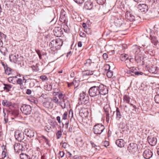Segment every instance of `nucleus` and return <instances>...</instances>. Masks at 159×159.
Instances as JSON below:
<instances>
[{
	"label": "nucleus",
	"mask_w": 159,
	"mask_h": 159,
	"mask_svg": "<svg viewBox=\"0 0 159 159\" xmlns=\"http://www.w3.org/2000/svg\"><path fill=\"white\" fill-rule=\"evenodd\" d=\"M50 44L51 49L50 48V57L52 59V62L58 59L59 57L57 53V49L60 48L62 45L63 41L59 39H50Z\"/></svg>",
	"instance_id": "1"
},
{
	"label": "nucleus",
	"mask_w": 159,
	"mask_h": 159,
	"mask_svg": "<svg viewBox=\"0 0 159 159\" xmlns=\"http://www.w3.org/2000/svg\"><path fill=\"white\" fill-rule=\"evenodd\" d=\"M108 93V90H106V91H104L103 90L100 91L99 89L91 87L89 89V95L92 97L99 95V94L102 95H105L107 94Z\"/></svg>",
	"instance_id": "2"
},
{
	"label": "nucleus",
	"mask_w": 159,
	"mask_h": 159,
	"mask_svg": "<svg viewBox=\"0 0 159 159\" xmlns=\"http://www.w3.org/2000/svg\"><path fill=\"white\" fill-rule=\"evenodd\" d=\"M89 97L88 94L85 92L83 91L80 94L79 103L82 104H86L89 102Z\"/></svg>",
	"instance_id": "3"
},
{
	"label": "nucleus",
	"mask_w": 159,
	"mask_h": 159,
	"mask_svg": "<svg viewBox=\"0 0 159 159\" xmlns=\"http://www.w3.org/2000/svg\"><path fill=\"white\" fill-rule=\"evenodd\" d=\"M105 128L104 126L100 124H98L93 126V131L96 134H100Z\"/></svg>",
	"instance_id": "4"
},
{
	"label": "nucleus",
	"mask_w": 159,
	"mask_h": 159,
	"mask_svg": "<svg viewBox=\"0 0 159 159\" xmlns=\"http://www.w3.org/2000/svg\"><path fill=\"white\" fill-rule=\"evenodd\" d=\"M137 150V144L135 143H130L127 148L128 151L131 154H134Z\"/></svg>",
	"instance_id": "5"
},
{
	"label": "nucleus",
	"mask_w": 159,
	"mask_h": 159,
	"mask_svg": "<svg viewBox=\"0 0 159 159\" xmlns=\"http://www.w3.org/2000/svg\"><path fill=\"white\" fill-rule=\"evenodd\" d=\"M22 113L25 115L30 114L31 112V107L29 105H23L20 108Z\"/></svg>",
	"instance_id": "6"
},
{
	"label": "nucleus",
	"mask_w": 159,
	"mask_h": 159,
	"mask_svg": "<svg viewBox=\"0 0 159 159\" xmlns=\"http://www.w3.org/2000/svg\"><path fill=\"white\" fill-rule=\"evenodd\" d=\"M103 109L105 111L106 116V121L108 123L110 120V112H111V111L109 104H106L103 107Z\"/></svg>",
	"instance_id": "7"
},
{
	"label": "nucleus",
	"mask_w": 159,
	"mask_h": 159,
	"mask_svg": "<svg viewBox=\"0 0 159 159\" xmlns=\"http://www.w3.org/2000/svg\"><path fill=\"white\" fill-rule=\"evenodd\" d=\"M59 20L62 23L64 24V25H65L66 26H67L66 24L68 21L66 16V12L63 9H62L61 11Z\"/></svg>",
	"instance_id": "8"
},
{
	"label": "nucleus",
	"mask_w": 159,
	"mask_h": 159,
	"mask_svg": "<svg viewBox=\"0 0 159 159\" xmlns=\"http://www.w3.org/2000/svg\"><path fill=\"white\" fill-rule=\"evenodd\" d=\"M95 84L94 86L92 87L93 88H96V89H99L100 91H106V90H108L107 87L101 83L95 82H94Z\"/></svg>",
	"instance_id": "9"
},
{
	"label": "nucleus",
	"mask_w": 159,
	"mask_h": 159,
	"mask_svg": "<svg viewBox=\"0 0 159 159\" xmlns=\"http://www.w3.org/2000/svg\"><path fill=\"white\" fill-rule=\"evenodd\" d=\"M15 136L16 139L20 142L23 140L24 138V133L20 130H17L15 132Z\"/></svg>",
	"instance_id": "10"
},
{
	"label": "nucleus",
	"mask_w": 159,
	"mask_h": 159,
	"mask_svg": "<svg viewBox=\"0 0 159 159\" xmlns=\"http://www.w3.org/2000/svg\"><path fill=\"white\" fill-rule=\"evenodd\" d=\"M53 34L57 37H60L63 34L62 29L60 27H55L53 30Z\"/></svg>",
	"instance_id": "11"
},
{
	"label": "nucleus",
	"mask_w": 159,
	"mask_h": 159,
	"mask_svg": "<svg viewBox=\"0 0 159 159\" xmlns=\"http://www.w3.org/2000/svg\"><path fill=\"white\" fill-rule=\"evenodd\" d=\"M84 64V66L87 68L91 69L94 67L95 63L93 62L91 59H88L85 61Z\"/></svg>",
	"instance_id": "12"
},
{
	"label": "nucleus",
	"mask_w": 159,
	"mask_h": 159,
	"mask_svg": "<svg viewBox=\"0 0 159 159\" xmlns=\"http://www.w3.org/2000/svg\"><path fill=\"white\" fill-rule=\"evenodd\" d=\"M152 155L153 153L149 149L145 150L143 154L144 157L146 159H150L152 157Z\"/></svg>",
	"instance_id": "13"
},
{
	"label": "nucleus",
	"mask_w": 159,
	"mask_h": 159,
	"mask_svg": "<svg viewBox=\"0 0 159 159\" xmlns=\"http://www.w3.org/2000/svg\"><path fill=\"white\" fill-rule=\"evenodd\" d=\"M119 127L122 129L121 131L123 133H126L129 130L128 126L127 125L126 123L123 122L120 123Z\"/></svg>",
	"instance_id": "14"
},
{
	"label": "nucleus",
	"mask_w": 159,
	"mask_h": 159,
	"mask_svg": "<svg viewBox=\"0 0 159 159\" xmlns=\"http://www.w3.org/2000/svg\"><path fill=\"white\" fill-rule=\"evenodd\" d=\"M9 58L11 61L16 63L18 62V61H20L19 59L20 58V57L18 55H16L12 54L10 56Z\"/></svg>",
	"instance_id": "15"
},
{
	"label": "nucleus",
	"mask_w": 159,
	"mask_h": 159,
	"mask_svg": "<svg viewBox=\"0 0 159 159\" xmlns=\"http://www.w3.org/2000/svg\"><path fill=\"white\" fill-rule=\"evenodd\" d=\"M139 10L141 12L145 13L148 10V7L146 4H140L138 6Z\"/></svg>",
	"instance_id": "16"
},
{
	"label": "nucleus",
	"mask_w": 159,
	"mask_h": 159,
	"mask_svg": "<svg viewBox=\"0 0 159 159\" xmlns=\"http://www.w3.org/2000/svg\"><path fill=\"white\" fill-rule=\"evenodd\" d=\"M148 141L149 144L152 146H155L157 142V139L154 137L148 136Z\"/></svg>",
	"instance_id": "17"
},
{
	"label": "nucleus",
	"mask_w": 159,
	"mask_h": 159,
	"mask_svg": "<svg viewBox=\"0 0 159 159\" xmlns=\"http://www.w3.org/2000/svg\"><path fill=\"white\" fill-rule=\"evenodd\" d=\"M146 67H148L149 68L148 70L150 73L154 74H156L158 73L159 70H158L157 67L156 66L154 65H152L150 66H148L147 65Z\"/></svg>",
	"instance_id": "18"
},
{
	"label": "nucleus",
	"mask_w": 159,
	"mask_h": 159,
	"mask_svg": "<svg viewBox=\"0 0 159 159\" xmlns=\"http://www.w3.org/2000/svg\"><path fill=\"white\" fill-rule=\"evenodd\" d=\"M114 23L117 27H120L124 23L123 20L120 18H116Z\"/></svg>",
	"instance_id": "19"
},
{
	"label": "nucleus",
	"mask_w": 159,
	"mask_h": 159,
	"mask_svg": "<svg viewBox=\"0 0 159 159\" xmlns=\"http://www.w3.org/2000/svg\"><path fill=\"white\" fill-rule=\"evenodd\" d=\"M125 17L127 20H129L131 21H134L135 20L134 16L129 12H126Z\"/></svg>",
	"instance_id": "20"
},
{
	"label": "nucleus",
	"mask_w": 159,
	"mask_h": 159,
	"mask_svg": "<svg viewBox=\"0 0 159 159\" xmlns=\"http://www.w3.org/2000/svg\"><path fill=\"white\" fill-rule=\"evenodd\" d=\"M23 147L20 143H16L14 146V150L17 153H19L22 150Z\"/></svg>",
	"instance_id": "21"
},
{
	"label": "nucleus",
	"mask_w": 159,
	"mask_h": 159,
	"mask_svg": "<svg viewBox=\"0 0 159 159\" xmlns=\"http://www.w3.org/2000/svg\"><path fill=\"white\" fill-rule=\"evenodd\" d=\"M57 13V11L56 7H55L53 9L52 12L51 13L50 17L52 19V20L50 21V23L52 22H55L57 21V19L56 18V14Z\"/></svg>",
	"instance_id": "22"
},
{
	"label": "nucleus",
	"mask_w": 159,
	"mask_h": 159,
	"mask_svg": "<svg viewBox=\"0 0 159 159\" xmlns=\"http://www.w3.org/2000/svg\"><path fill=\"white\" fill-rule=\"evenodd\" d=\"M93 7V3L90 1L86 2L84 4V7L86 9L90 10Z\"/></svg>",
	"instance_id": "23"
},
{
	"label": "nucleus",
	"mask_w": 159,
	"mask_h": 159,
	"mask_svg": "<svg viewBox=\"0 0 159 159\" xmlns=\"http://www.w3.org/2000/svg\"><path fill=\"white\" fill-rule=\"evenodd\" d=\"M25 132H26V135L27 136L30 138L33 137L35 134L34 130L30 129L25 130Z\"/></svg>",
	"instance_id": "24"
},
{
	"label": "nucleus",
	"mask_w": 159,
	"mask_h": 159,
	"mask_svg": "<svg viewBox=\"0 0 159 159\" xmlns=\"http://www.w3.org/2000/svg\"><path fill=\"white\" fill-rule=\"evenodd\" d=\"M93 71L89 70H85L82 71V75L83 77H85L87 76H89L93 75Z\"/></svg>",
	"instance_id": "25"
},
{
	"label": "nucleus",
	"mask_w": 159,
	"mask_h": 159,
	"mask_svg": "<svg viewBox=\"0 0 159 159\" xmlns=\"http://www.w3.org/2000/svg\"><path fill=\"white\" fill-rule=\"evenodd\" d=\"M18 84H19L20 86V89H25L26 88V87L25 86H24L23 85V80H22L21 78H18L16 80V83Z\"/></svg>",
	"instance_id": "26"
},
{
	"label": "nucleus",
	"mask_w": 159,
	"mask_h": 159,
	"mask_svg": "<svg viewBox=\"0 0 159 159\" xmlns=\"http://www.w3.org/2000/svg\"><path fill=\"white\" fill-rule=\"evenodd\" d=\"M3 85L4 86L3 87V89L7 92H9L12 87V85L10 84L3 83Z\"/></svg>",
	"instance_id": "27"
},
{
	"label": "nucleus",
	"mask_w": 159,
	"mask_h": 159,
	"mask_svg": "<svg viewBox=\"0 0 159 159\" xmlns=\"http://www.w3.org/2000/svg\"><path fill=\"white\" fill-rule=\"evenodd\" d=\"M150 39L151 43L154 45L156 46L158 43V41L156 37L151 35L150 36Z\"/></svg>",
	"instance_id": "28"
},
{
	"label": "nucleus",
	"mask_w": 159,
	"mask_h": 159,
	"mask_svg": "<svg viewBox=\"0 0 159 159\" xmlns=\"http://www.w3.org/2000/svg\"><path fill=\"white\" fill-rule=\"evenodd\" d=\"M140 51V49L137 46L135 45L132 47V51L135 55H138Z\"/></svg>",
	"instance_id": "29"
},
{
	"label": "nucleus",
	"mask_w": 159,
	"mask_h": 159,
	"mask_svg": "<svg viewBox=\"0 0 159 159\" xmlns=\"http://www.w3.org/2000/svg\"><path fill=\"white\" fill-rule=\"evenodd\" d=\"M2 105L4 106L9 107L12 105V103L7 100H4L2 101Z\"/></svg>",
	"instance_id": "30"
},
{
	"label": "nucleus",
	"mask_w": 159,
	"mask_h": 159,
	"mask_svg": "<svg viewBox=\"0 0 159 159\" xmlns=\"http://www.w3.org/2000/svg\"><path fill=\"white\" fill-rule=\"evenodd\" d=\"M122 113L120 112L119 108H117L116 109V118L117 120H119L122 117Z\"/></svg>",
	"instance_id": "31"
},
{
	"label": "nucleus",
	"mask_w": 159,
	"mask_h": 159,
	"mask_svg": "<svg viewBox=\"0 0 159 159\" xmlns=\"http://www.w3.org/2000/svg\"><path fill=\"white\" fill-rule=\"evenodd\" d=\"M116 144L119 147L122 148L124 146V140L122 139H118L116 141Z\"/></svg>",
	"instance_id": "32"
},
{
	"label": "nucleus",
	"mask_w": 159,
	"mask_h": 159,
	"mask_svg": "<svg viewBox=\"0 0 159 159\" xmlns=\"http://www.w3.org/2000/svg\"><path fill=\"white\" fill-rule=\"evenodd\" d=\"M130 70L132 71V74L134 73L135 75H142L143 74V72H142L140 71H135V70H136V69L134 67H133L130 68H129Z\"/></svg>",
	"instance_id": "33"
},
{
	"label": "nucleus",
	"mask_w": 159,
	"mask_h": 159,
	"mask_svg": "<svg viewBox=\"0 0 159 159\" xmlns=\"http://www.w3.org/2000/svg\"><path fill=\"white\" fill-rule=\"evenodd\" d=\"M16 78L17 77L16 76L10 77L8 78V80L9 82L15 84H16Z\"/></svg>",
	"instance_id": "34"
},
{
	"label": "nucleus",
	"mask_w": 159,
	"mask_h": 159,
	"mask_svg": "<svg viewBox=\"0 0 159 159\" xmlns=\"http://www.w3.org/2000/svg\"><path fill=\"white\" fill-rule=\"evenodd\" d=\"M130 98L127 95H125L123 97L124 102L127 103L129 104Z\"/></svg>",
	"instance_id": "35"
},
{
	"label": "nucleus",
	"mask_w": 159,
	"mask_h": 159,
	"mask_svg": "<svg viewBox=\"0 0 159 159\" xmlns=\"http://www.w3.org/2000/svg\"><path fill=\"white\" fill-rule=\"evenodd\" d=\"M120 59L122 61H125L128 60V55L126 54H122L120 57Z\"/></svg>",
	"instance_id": "36"
},
{
	"label": "nucleus",
	"mask_w": 159,
	"mask_h": 159,
	"mask_svg": "<svg viewBox=\"0 0 159 159\" xmlns=\"http://www.w3.org/2000/svg\"><path fill=\"white\" fill-rule=\"evenodd\" d=\"M21 159H30V157L25 154L21 153L20 155Z\"/></svg>",
	"instance_id": "37"
},
{
	"label": "nucleus",
	"mask_w": 159,
	"mask_h": 159,
	"mask_svg": "<svg viewBox=\"0 0 159 159\" xmlns=\"http://www.w3.org/2000/svg\"><path fill=\"white\" fill-rule=\"evenodd\" d=\"M5 72L6 74L9 75L12 73V70L9 67H7L4 69Z\"/></svg>",
	"instance_id": "38"
},
{
	"label": "nucleus",
	"mask_w": 159,
	"mask_h": 159,
	"mask_svg": "<svg viewBox=\"0 0 159 159\" xmlns=\"http://www.w3.org/2000/svg\"><path fill=\"white\" fill-rule=\"evenodd\" d=\"M123 70L125 73V75L127 74L131 75H134L132 74V71L130 70L129 68V69H123Z\"/></svg>",
	"instance_id": "39"
},
{
	"label": "nucleus",
	"mask_w": 159,
	"mask_h": 159,
	"mask_svg": "<svg viewBox=\"0 0 159 159\" xmlns=\"http://www.w3.org/2000/svg\"><path fill=\"white\" fill-rule=\"evenodd\" d=\"M41 97H42L44 99H45L44 101H49V94L47 95L46 94H42L41 95Z\"/></svg>",
	"instance_id": "40"
},
{
	"label": "nucleus",
	"mask_w": 159,
	"mask_h": 159,
	"mask_svg": "<svg viewBox=\"0 0 159 159\" xmlns=\"http://www.w3.org/2000/svg\"><path fill=\"white\" fill-rule=\"evenodd\" d=\"M31 68L34 71H38L39 70V69L38 67V65L37 64L35 66H32L31 67Z\"/></svg>",
	"instance_id": "41"
},
{
	"label": "nucleus",
	"mask_w": 159,
	"mask_h": 159,
	"mask_svg": "<svg viewBox=\"0 0 159 159\" xmlns=\"http://www.w3.org/2000/svg\"><path fill=\"white\" fill-rule=\"evenodd\" d=\"M43 105L47 109H49L50 107V102H49V101H45L43 103Z\"/></svg>",
	"instance_id": "42"
},
{
	"label": "nucleus",
	"mask_w": 159,
	"mask_h": 159,
	"mask_svg": "<svg viewBox=\"0 0 159 159\" xmlns=\"http://www.w3.org/2000/svg\"><path fill=\"white\" fill-rule=\"evenodd\" d=\"M8 154L7 150L6 149V148H4V150H3L2 153V158H4L6 157H7V155Z\"/></svg>",
	"instance_id": "43"
},
{
	"label": "nucleus",
	"mask_w": 159,
	"mask_h": 159,
	"mask_svg": "<svg viewBox=\"0 0 159 159\" xmlns=\"http://www.w3.org/2000/svg\"><path fill=\"white\" fill-rule=\"evenodd\" d=\"M141 57L138 55H135L134 59L135 63H138L141 61Z\"/></svg>",
	"instance_id": "44"
},
{
	"label": "nucleus",
	"mask_w": 159,
	"mask_h": 159,
	"mask_svg": "<svg viewBox=\"0 0 159 159\" xmlns=\"http://www.w3.org/2000/svg\"><path fill=\"white\" fill-rule=\"evenodd\" d=\"M107 75L108 78H111L113 76V72L110 70H108L107 72Z\"/></svg>",
	"instance_id": "45"
},
{
	"label": "nucleus",
	"mask_w": 159,
	"mask_h": 159,
	"mask_svg": "<svg viewBox=\"0 0 159 159\" xmlns=\"http://www.w3.org/2000/svg\"><path fill=\"white\" fill-rule=\"evenodd\" d=\"M62 135V132L60 130L58 131L56 133V136L57 139L60 138Z\"/></svg>",
	"instance_id": "46"
},
{
	"label": "nucleus",
	"mask_w": 159,
	"mask_h": 159,
	"mask_svg": "<svg viewBox=\"0 0 159 159\" xmlns=\"http://www.w3.org/2000/svg\"><path fill=\"white\" fill-rule=\"evenodd\" d=\"M61 106L62 109H64L66 108V105L64 99H63V100L61 102Z\"/></svg>",
	"instance_id": "47"
},
{
	"label": "nucleus",
	"mask_w": 159,
	"mask_h": 159,
	"mask_svg": "<svg viewBox=\"0 0 159 159\" xmlns=\"http://www.w3.org/2000/svg\"><path fill=\"white\" fill-rule=\"evenodd\" d=\"M68 113L67 111H65L62 116V120H66L67 118Z\"/></svg>",
	"instance_id": "48"
},
{
	"label": "nucleus",
	"mask_w": 159,
	"mask_h": 159,
	"mask_svg": "<svg viewBox=\"0 0 159 159\" xmlns=\"http://www.w3.org/2000/svg\"><path fill=\"white\" fill-rule=\"evenodd\" d=\"M99 4L102 5L105 3L106 0H96Z\"/></svg>",
	"instance_id": "49"
},
{
	"label": "nucleus",
	"mask_w": 159,
	"mask_h": 159,
	"mask_svg": "<svg viewBox=\"0 0 159 159\" xmlns=\"http://www.w3.org/2000/svg\"><path fill=\"white\" fill-rule=\"evenodd\" d=\"M154 100L156 103L159 104V95H156L154 97Z\"/></svg>",
	"instance_id": "50"
},
{
	"label": "nucleus",
	"mask_w": 159,
	"mask_h": 159,
	"mask_svg": "<svg viewBox=\"0 0 159 159\" xmlns=\"http://www.w3.org/2000/svg\"><path fill=\"white\" fill-rule=\"evenodd\" d=\"M52 100L55 103H58V100L57 98V97H54L52 98Z\"/></svg>",
	"instance_id": "51"
},
{
	"label": "nucleus",
	"mask_w": 159,
	"mask_h": 159,
	"mask_svg": "<svg viewBox=\"0 0 159 159\" xmlns=\"http://www.w3.org/2000/svg\"><path fill=\"white\" fill-rule=\"evenodd\" d=\"M42 138L43 139V140L49 146V141L48 139H47L46 137L44 136H43Z\"/></svg>",
	"instance_id": "52"
},
{
	"label": "nucleus",
	"mask_w": 159,
	"mask_h": 159,
	"mask_svg": "<svg viewBox=\"0 0 159 159\" xmlns=\"http://www.w3.org/2000/svg\"><path fill=\"white\" fill-rule=\"evenodd\" d=\"M109 145V143L108 141H105L103 143V145L105 147L107 148Z\"/></svg>",
	"instance_id": "53"
},
{
	"label": "nucleus",
	"mask_w": 159,
	"mask_h": 159,
	"mask_svg": "<svg viewBox=\"0 0 159 159\" xmlns=\"http://www.w3.org/2000/svg\"><path fill=\"white\" fill-rule=\"evenodd\" d=\"M74 1L78 4H82L84 2V0H74Z\"/></svg>",
	"instance_id": "54"
},
{
	"label": "nucleus",
	"mask_w": 159,
	"mask_h": 159,
	"mask_svg": "<svg viewBox=\"0 0 159 159\" xmlns=\"http://www.w3.org/2000/svg\"><path fill=\"white\" fill-rule=\"evenodd\" d=\"M91 30L90 28H86L84 30V31L88 34H90L91 33Z\"/></svg>",
	"instance_id": "55"
},
{
	"label": "nucleus",
	"mask_w": 159,
	"mask_h": 159,
	"mask_svg": "<svg viewBox=\"0 0 159 159\" xmlns=\"http://www.w3.org/2000/svg\"><path fill=\"white\" fill-rule=\"evenodd\" d=\"M35 51H36V52H37V53L39 57V58L40 59H41V54L40 51L39 50H38V49L35 50Z\"/></svg>",
	"instance_id": "56"
},
{
	"label": "nucleus",
	"mask_w": 159,
	"mask_h": 159,
	"mask_svg": "<svg viewBox=\"0 0 159 159\" xmlns=\"http://www.w3.org/2000/svg\"><path fill=\"white\" fill-rule=\"evenodd\" d=\"M62 144V147L63 148H67V144L65 142H63V141L61 143V144Z\"/></svg>",
	"instance_id": "57"
},
{
	"label": "nucleus",
	"mask_w": 159,
	"mask_h": 159,
	"mask_svg": "<svg viewBox=\"0 0 159 159\" xmlns=\"http://www.w3.org/2000/svg\"><path fill=\"white\" fill-rule=\"evenodd\" d=\"M1 63L4 69L8 67L7 63L4 62H1Z\"/></svg>",
	"instance_id": "58"
},
{
	"label": "nucleus",
	"mask_w": 159,
	"mask_h": 159,
	"mask_svg": "<svg viewBox=\"0 0 159 159\" xmlns=\"http://www.w3.org/2000/svg\"><path fill=\"white\" fill-rule=\"evenodd\" d=\"M101 98V96H98L97 98V99H96V101L97 103H101L100 99Z\"/></svg>",
	"instance_id": "59"
},
{
	"label": "nucleus",
	"mask_w": 159,
	"mask_h": 159,
	"mask_svg": "<svg viewBox=\"0 0 159 159\" xmlns=\"http://www.w3.org/2000/svg\"><path fill=\"white\" fill-rule=\"evenodd\" d=\"M106 70H109L110 69V66L109 65L106 64L105 66Z\"/></svg>",
	"instance_id": "60"
},
{
	"label": "nucleus",
	"mask_w": 159,
	"mask_h": 159,
	"mask_svg": "<svg viewBox=\"0 0 159 159\" xmlns=\"http://www.w3.org/2000/svg\"><path fill=\"white\" fill-rule=\"evenodd\" d=\"M51 2V4L52 6L55 7L56 5V3L54 0H50Z\"/></svg>",
	"instance_id": "61"
},
{
	"label": "nucleus",
	"mask_w": 159,
	"mask_h": 159,
	"mask_svg": "<svg viewBox=\"0 0 159 159\" xmlns=\"http://www.w3.org/2000/svg\"><path fill=\"white\" fill-rule=\"evenodd\" d=\"M32 93V91L30 89H27L26 90V93L29 95L30 94Z\"/></svg>",
	"instance_id": "62"
},
{
	"label": "nucleus",
	"mask_w": 159,
	"mask_h": 159,
	"mask_svg": "<svg viewBox=\"0 0 159 159\" xmlns=\"http://www.w3.org/2000/svg\"><path fill=\"white\" fill-rule=\"evenodd\" d=\"M103 58L105 60H107L108 58V55L106 53H104L103 54Z\"/></svg>",
	"instance_id": "63"
},
{
	"label": "nucleus",
	"mask_w": 159,
	"mask_h": 159,
	"mask_svg": "<svg viewBox=\"0 0 159 159\" xmlns=\"http://www.w3.org/2000/svg\"><path fill=\"white\" fill-rule=\"evenodd\" d=\"M60 155L61 157H63L65 155V153L63 151H61L59 152Z\"/></svg>",
	"instance_id": "64"
}]
</instances>
